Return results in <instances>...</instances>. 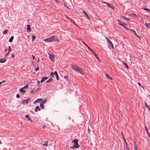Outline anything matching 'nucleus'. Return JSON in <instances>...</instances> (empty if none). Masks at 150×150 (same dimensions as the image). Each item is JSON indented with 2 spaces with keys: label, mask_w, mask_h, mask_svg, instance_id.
I'll list each match as a JSON object with an SVG mask.
<instances>
[{
  "label": "nucleus",
  "mask_w": 150,
  "mask_h": 150,
  "mask_svg": "<svg viewBox=\"0 0 150 150\" xmlns=\"http://www.w3.org/2000/svg\"><path fill=\"white\" fill-rule=\"evenodd\" d=\"M71 68L77 73L81 74L82 72V69L79 67L76 66L72 65Z\"/></svg>",
  "instance_id": "obj_1"
},
{
  "label": "nucleus",
  "mask_w": 150,
  "mask_h": 150,
  "mask_svg": "<svg viewBox=\"0 0 150 150\" xmlns=\"http://www.w3.org/2000/svg\"><path fill=\"white\" fill-rule=\"evenodd\" d=\"M117 21L119 23H118L119 25L122 26L125 29H126L127 30H128L129 29V28L125 26V25H126V23H123L122 22L120 21V20L118 19H117Z\"/></svg>",
  "instance_id": "obj_2"
},
{
  "label": "nucleus",
  "mask_w": 150,
  "mask_h": 150,
  "mask_svg": "<svg viewBox=\"0 0 150 150\" xmlns=\"http://www.w3.org/2000/svg\"><path fill=\"white\" fill-rule=\"evenodd\" d=\"M78 140L76 139H74L72 141V142L74 143V144L76 148H78L80 147V145L78 144Z\"/></svg>",
  "instance_id": "obj_3"
},
{
  "label": "nucleus",
  "mask_w": 150,
  "mask_h": 150,
  "mask_svg": "<svg viewBox=\"0 0 150 150\" xmlns=\"http://www.w3.org/2000/svg\"><path fill=\"white\" fill-rule=\"evenodd\" d=\"M106 38L107 40V43L108 45H109V46L111 47L112 48H113L114 46L112 42L107 38Z\"/></svg>",
  "instance_id": "obj_4"
},
{
  "label": "nucleus",
  "mask_w": 150,
  "mask_h": 150,
  "mask_svg": "<svg viewBox=\"0 0 150 150\" xmlns=\"http://www.w3.org/2000/svg\"><path fill=\"white\" fill-rule=\"evenodd\" d=\"M30 98H28L27 99L23 100L21 102V103L23 104H27L30 100Z\"/></svg>",
  "instance_id": "obj_5"
},
{
  "label": "nucleus",
  "mask_w": 150,
  "mask_h": 150,
  "mask_svg": "<svg viewBox=\"0 0 150 150\" xmlns=\"http://www.w3.org/2000/svg\"><path fill=\"white\" fill-rule=\"evenodd\" d=\"M49 58L52 61H54V60L55 57L54 55H51L49 53Z\"/></svg>",
  "instance_id": "obj_6"
},
{
  "label": "nucleus",
  "mask_w": 150,
  "mask_h": 150,
  "mask_svg": "<svg viewBox=\"0 0 150 150\" xmlns=\"http://www.w3.org/2000/svg\"><path fill=\"white\" fill-rule=\"evenodd\" d=\"M82 42L90 50L93 54H94V51L90 48L83 41H82Z\"/></svg>",
  "instance_id": "obj_7"
},
{
  "label": "nucleus",
  "mask_w": 150,
  "mask_h": 150,
  "mask_svg": "<svg viewBox=\"0 0 150 150\" xmlns=\"http://www.w3.org/2000/svg\"><path fill=\"white\" fill-rule=\"evenodd\" d=\"M42 100V99H41V98L38 99L36 100H35L33 102V103L35 104L37 102L40 103V102H41Z\"/></svg>",
  "instance_id": "obj_8"
},
{
  "label": "nucleus",
  "mask_w": 150,
  "mask_h": 150,
  "mask_svg": "<svg viewBox=\"0 0 150 150\" xmlns=\"http://www.w3.org/2000/svg\"><path fill=\"white\" fill-rule=\"evenodd\" d=\"M130 30H131V31L134 33L135 35L137 36L138 37H139V36L138 35L135 31L134 30L132 29H130Z\"/></svg>",
  "instance_id": "obj_9"
},
{
  "label": "nucleus",
  "mask_w": 150,
  "mask_h": 150,
  "mask_svg": "<svg viewBox=\"0 0 150 150\" xmlns=\"http://www.w3.org/2000/svg\"><path fill=\"white\" fill-rule=\"evenodd\" d=\"M27 30L28 32H30L31 31V28H30V25H27Z\"/></svg>",
  "instance_id": "obj_10"
},
{
  "label": "nucleus",
  "mask_w": 150,
  "mask_h": 150,
  "mask_svg": "<svg viewBox=\"0 0 150 150\" xmlns=\"http://www.w3.org/2000/svg\"><path fill=\"white\" fill-rule=\"evenodd\" d=\"M48 77H43L42 78V79L40 81V82L41 83H42L43 81H45V80L48 79Z\"/></svg>",
  "instance_id": "obj_11"
},
{
  "label": "nucleus",
  "mask_w": 150,
  "mask_h": 150,
  "mask_svg": "<svg viewBox=\"0 0 150 150\" xmlns=\"http://www.w3.org/2000/svg\"><path fill=\"white\" fill-rule=\"evenodd\" d=\"M145 129L146 130L147 133L148 134V136L149 137H150V133L149 132L148 129L147 128V127L146 126H145Z\"/></svg>",
  "instance_id": "obj_12"
},
{
  "label": "nucleus",
  "mask_w": 150,
  "mask_h": 150,
  "mask_svg": "<svg viewBox=\"0 0 150 150\" xmlns=\"http://www.w3.org/2000/svg\"><path fill=\"white\" fill-rule=\"evenodd\" d=\"M107 6H108V7L111 8L112 9H114V7L112 5H111L108 3L107 4Z\"/></svg>",
  "instance_id": "obj_13"
},
{
  "label": "nucleus",
  "mask_w": 150,
  "mask_h": 150,
  "mask_svg": "<svg viewBox=\"0 0 150 150\" xmlns=\"http://www.w3.org/2000/svg\"><path fill=\"white\" fill-rule=\"evenodd\" d=\"M23 89L21 88L19 89V91L21 92L23 94H24L26 92V91L24 90H23Z\"/></svg>",
  "instance_id": "obj_14"
},
{
  "label": "nucleus",
  "mask_w": 150,
  "mask_h": 150,
  "mask_svg": "<svg viewBox=\"0 0 150 150\" xmlns=\"http://www.w3.org/2000/svg\"><path fill=\"white\" fill-rule=\"evenodd\" d=\"M83 13L85 15V16L88 19L89 18L86 11H85L84 10H83Z\"/></svg>",
  "instance_id": "obj_15"
},
{
  "label": "nucleus",
  "mask_w": 150,
  "mask_h": 150,
  "mask_svg": "<svg viewBox=\"0 0 150 150\" xmlns=\"http://www.w3.org/2000/svg\"><path fill=\"white\" fill-rule=\"evenodd\" d=\"M6 61V59L1 58L0 59V63H4Z\"/></svg>",
  "instance_id": "obj_16"
},
{
  "label": "nucleus",
  "mask_w": 150,
  "mask_h": 150,
  "mask_svg": "<svg viewBox=\"0 0 150 150\" xmlns=\"http://www.w3.org/2000/svg\"><path fill=\"white\" fill-rule=\"evenodd\" d=\"M134 148L135 150H137V143L135 142H134Z\"/></svg>",
  "instance_id": "obj_17"
},
{
  "label": "nucleus",
  "mask_w": 150,
  "mask_h": 150,
  "mask_svg": "<svg viewBox=\"0 0 150 150\" xmlns=\"http://www.w3.org/2000/svg\"><path fill=\"white\" fill-rule=\"evenodd\" d=\"M14 38L13 36H11L9 40V42H11L13 41V40Z\"/></svg>",
  "instance_id": "obj_18"
},
{
  "label": "nucleus",
  "mask_w": 150,
  "mask_h": 150,
  "mask_svg": "<svg viewBox=\"0 0 150 150\" xmlns=\"http://www.w3.org/2000/svg\"><path fill=\"white\" fill-rule=\"evenodd\" d=\"M54 38L55 37L54 36H52L50 38V39L51 42H52L54 41L55 40Z\"/></svg>",
  "instance_id": "obj_19"
},
{
  "label": "nucleus",
  "mask_w": 150,
  "mask_h": 150,
  "mask_svg": "<svg viewBox=\"0 0 150 150\" xmlns=\"http://www.w3.org/2000/svg\"><path fill=\"white\" fill-rule=\"evenodd\" d=\"M54 74L56 76L57 80H58L59 79V77L58 76L57 73V71H56L55 72Z\"/></svg>",
  "instance_id": "obj_20"
},
{
  "label": "nucleus",
  "mask_w": 150,
  "mask_h": 150,
  "mask_svg": "<svg viewBox=\"0 0 150 150\" xmlns=\"http://www.w3.org/2000/svg\"><path fill=\"white\" fill-rule=\"evenodd\" d=\"M44 40L45 41L47 42H51V41H50V38H48L46 39H45Z\"/></svg>",
  "instance_id": "obj_21"
},
{
  "label": "nucleus",
  "mask_w": 150,
  "mask_h": 150,
  "mask_svg": "<svg viewBox=\"0 0 150 150\" xmlns=\"http://www.w3.org/2000/svg\"><path fill=\"white\" fill-rule=\"evenodd\" d=\"M145 25L147 28H150V24L146 23L145 24Z\"/></svg>",
  "instance_id": "obj_22"
},
{
  "label": "nucleus",
  "mask_w": 150,
  "mask_h": 150,
  "mask_svg": "<svg viewBox=\"0 0 150 150\" xmlns=\"http://www.w3.org/2000/svg\"><path fill=\"white\" fill-rule=\"evenodd\" d=\"M40 108L42 109H44L45 107H44V104L40 103Z\"/></svg>",
  "instance_id": "obj_23"
},
{
  "label": "nucleus",
  "mask_w": 150,
  "mask_h": 150,
  "mask_svg": "<svg viewBox=\"0 0 150 150\" xmlns=\"http://www.w3.org/2000/svg\"><path fill=\"white\" fill-rule=\"evenodd\" d=\"M123 17L124 19L125 20H127V21H129L130 20V18H129L125 16H124Z\"/></svg>",
  "instance_id": "obj_24"
},
{
  "label": "nucleus",
  "mask_w": 150,
  "mask_h": 150,
  "mask_svg": "<svg viewBox=\"0 0 150 150\" xmlns=\"http://www.w3.org/2000/svg\"><path fill=\"white\" fill-rule=\"evenodd\" d=\"M123 63H124V64L125 65V66L126 67V68L127 69H129V67L128 66V65L125 62H123Z\"/></svg>",
  "instance_id": "obj_25"
},
{
  "label": "nucleus",
  "mask_w": 150,
  "mask_h": 150,
  "mask_svg": "<svg viewBox=\"0 0 150 150\" xmlns=\"http://www.w3.org/2000/svg\"><path fill=\"white\" fill-rule=\"evenodd\" d=\"M144 103L146 106L147 107L149 110L150 111V105H148L145 102H144Z\"/></svg>",
  "instance_id": "obj_26"
},
{
  "label": "nucleus",
  "mask_w": 150,
  "mask_h": 150,
  "mask_svg": "<svg viewBox=\"0 0 150 150\" xmlns=\"http://www.w3.org/2000/svg\"><path fill=\"white\" fill-rule=\"evenodd\" d=\"M142 9L144 10L147 11L148 12H150V9L146 8L143 7L142 8Z\"/></svg>",
  "instance_id": "obj_27"
},
{
  "label": "nucleus",
  "mask_w": 150,
  "mask_h": 150,
  "mask_svg": "<svg viewBox=\"0 0 150 150\" xmlns=\"http://www.w3.org/2000/svg\"><path fill=\"white\" fill-rule=\"evenodd\" d=\"M47 101V99H45L44 100H42L41 103H41L43 104H44Z\"/></svg>",
  "instance_id": "obj_28"
},
{
  "label": "nucleus",
  "mask_w": 150,
  "mask_h": 150,
  "mask_svg": "<svg viewBox=\"0 0 150 150\" xmlns=\"http://www.w3.org/2000/svg\"><path fill=\"white\" fill-rule=\"evenodd\" d=\"M94 54H93L95 56V57H96V58L98 59V60H100V59L97 56V55L95 53V52L94 51Z\"/></svg>",
  "instance_id": "obj_29"
},
{
  "label": "nucleus",
  "mask_w": 150,
  "mask_h": 150,
  "mask_svg": "<svg viewBox=\"0 0 150 150\" xmlns=\"http://www.w3.org/2000/svg\"><path fill=\"white\" fill-rule=\"evenodd\" d=\"M105 75H106V76L109 79H111V80H112V79L111 77H110L108 74H107V73H105Z\"/></svg>",
  "instance_id": "obj_30"
},
{
  "label": "nucleus",
  "mask_w": 150,
  "mask_h": 150,
  "mask_svg": "<svg viewBox=\"0 0 150 150\" xmlns=\"http://www.w3.org/2000/svg\"><path fill=\"white\" fill-rule=\"evenodd\" d=\"M52 80V77H50V78H49L47 81V83H49Z\"/></svg>",
  "instance_id": "obj_31"
},
{
  "label": "nucleus",
  "mask_w": 150,
  "mask_h": 150,
  "mask_svg": "<svg viewBox=\"0 0 150 150\" xmlns=\"http://www.w3.org/2000/svg\"><path fill=\"white\" fill-rule=\"evenodd\" d=\"M8 32V30L7 29H6L4 30L3 32V34H6Z\"/></svg>",
  "instance_id": "obj_32"
},
{
  "label": "nucleus",
  "mask_w": 150,
  "mask_h": 150,
  "mask_svg": "<svg viewBox=\"0 0 150 150\" xmlns=\"http://www.w3.org/2000/svg\"><path fill=\"white\" fill-rule=\"evenodd\" d=\"M35 37H36V36H33V35H32V41H33L34 40H35Z\"/></svg>",
  "instance_id": "obj_33"
},
{
  "label": "nucleus",
  "mask_w": 150,
  "mask_h": 150,
  "mask_svg": "<svg viewBox=\"0 0 150 150\" xmlns=\"http://www.w3.org/2000/svg\"><path fill=\"white\" fill-rule=\"evenodd\" d=\"M8 53H10V52L11 50V47L10 46H9L8 47Z\"/></svg>",
  "instance_id": "obj_34"
},
{
  "label": "nucleus",
  "mask_w": 150,
  "mask_h": 150,
  "mask_svg": "<svg viewBox=\"0 0 150 150\" xmlns=\"http://www.w3.org/2000/svg\"><path fill=\"white\" fill-rule=\"evenodd\" d=\"M54 74V73L53 72H51L50 73V76L51 77H53Z\"/></svg>",
  "instance_id": "obj_35"
},
{
  "label": "nucleus",
  "mask_w": 150,
  "mask_h": 150,
  "mask_svg": "<svg viewBox=\"0 0 150 150\" xmlns=\"http://www.w3.org/2000/svg\"><path fill=\"white\" fill-rule=\"evenodd\" d=\"M25 117L28 119V120H30V118L28 115H27L25 116Z\"/></svg>",
  "instance_id": "obj_36"
},
{
  "label": "nucleus",
  "mask_w": 150,
  "mask_h": 150,
  "mask_svg": "<svg viewBox=\"0 0 150 150\" xmlns=\"http://www.w3.org/2000/svg\"><path fill=\"white\" fill-rule=\"evenodd\" d=\"M28 88V84H27L26 85H25V86L23 87H22L21 88H23V89H25V88Z\"/></svg>",
  "instance_id": "obj_37"
},
{
  "label": "nucleus",
  "mask_w": 150,
  "mask_h": 150,
  "mask_svg": "<svg viewBox=\"0 0 150 150\" xmlns=\"http://www.w3.org/2000/svg\"><path fill=\"white\" fill-rule=\"evenodd\" d=\"M35 108L37 110H39L40 111L41 110V109L40 108V107L39 106H37Z\"/></svg>",
  "instance_id": "obj_38"
},
{
  "label": "nucleus",
  "mask_w": 150,
  "mask_h": 150,
  "mask_svg": "<svg viewBox=\"0 0 150 150\" xmlns=\"http://www.w3.org/2000/svg\"><path fill=\"white\" fill-rule=\"evenodd\" d=\"M39 67L38 66H37V68L35 69V70L36 71H38L39 70Z\"/></svg>",
  "instance_id": "obj_39"
},
{
  "label": "nucleus",
  "mask_w": 150,
  "mask_h": 150,
  "mask_svg": "<svg viewBox=\"0 0 150 150\" xmlns=\"http://www.w3.org/2000/svg\"><path fill=\"white\" fill-rule=\"evenodd\" d=\"M131 16H137L136 15V14L134 13H132L131 14Z\"/></svg>",
  "instance_id": "obj_40"
},
{
  "label": "nucleus",
  "mask_w": 150,
  "mask_h": 150,
  "mask_svg": "<svg viewBox=\"0 0 150 150\" xmlns=\"http://www.w3.org/2000/svg\"><path fill=\"white\" fill-rule=\"evenodd\" d=\"M70 148H72V149H74V148H76V147L75 146H74V145H73L72 146H70Z\"/></svg>",
  "instance_id": "obj_41"
},
{
  "label": "nucleus",
  "mask_w": 150,
  "mask_h": 150,
  "mask_svg": "<svg viewBox=\"0 0 150 150\" xmlns=\"http://www.w3.org/2000/svg\"><path fill=\"white\" fill-rule=\"evenodd\" d=\"M48 142V141H46V142H45V144H43V145L44 146H47L48 144H47V143Z\"/></svg>",
  "instance_id": "obj_42"
},
{
  "label": "nucleus",
  "mask_w": 150,
  "mask_h": 150,
  "mask_svg": "<svg viewBox=\"0 0 150 150\" xmlns=\"http://www.w3.org/2000/svg\"><path fill=\"white\" fill-rule=\"evenodd\" d=\"M20 95L19 94H17L16 95V98H20Z\"/></svg>",
  "instance_id": "obj_43"
},
{
  "label": "nucleus",
  "mask_w": 150,
  "mask_h": 150,
  "mask_svg": "<svg viewBox=\"0 0 150 150\" xmlns=\"http://www.w3.org/2000/svg\"><path fill=\"white\" fill-rule=\"evenodd\" d=\"M5 82L6 81L5 80H3L2 81H0V85L2 83H3Z\"/></svg>",
  "instance_id": "obj_44"
},
{
  "label": "nucleus",
  "mask_w": 150,
  "mask_h": 150,
  "mask_svg": "<svg viewBox=\"0 0 150 150\" xmlns=\"http://www.w3.org/2000/svg\"><path fill=\"white\" fill-rule=\"evenodd\" d=\"M126 148L127 150H130L129 148V146H128V145H126Z\"/></svg>",
  "instance_id": "obj_45"
},
{
  "label": "nucleus",
  "mask_w": 150,
  "mask_h": 150,
  "mask_svg": "<svg viewBox=\"0 0 150 150\" xmlns=\"http://www.w3.org/2000/svg\"><path fill=\"white\" fill-rule=\"evenodd\" d=\"M124 139L125 143V144H126V145H127V143L126 140L125 139V138H124Z\"/></svg>",
  "instance_id": "obj_46"
},
{
  "label": "nucleus",
  "mask_w": 150,
  "mask_h": 150,
  "mask_svg": "<svg viewBox=\"0 0 150 150\" xmlns=\"http://www.w3.org/2000/svg\"><path fill=\"white\" fill-rule=\"evenodd\" d=\"M40 81H37V84H38V85L37 86H38L39 85H40Z\"/></svg>",
  "instance_id": "obj_47"
},
{
  "label": "nucleus",
  "mask_w": 150,
  "mask_h": 150,
  "mask_svg": "<svg viewBox=\"0 0 150 150\" xmlns=\"http://www.w3.org/2000/svg\"><path fill=\"white\" fill-rule=\"evenodd\" d=\"M11 57L12 58H14L15 57V55L13 54H12Z\"/></svg>",
  "instance_id": "obj_48"
},
{
  "label": "nucleus",
  "mask_w": 150,
  "mask_h": 150,
  "mask_svg": "<svg viewBox=\"0 0 150 150\" xmlns=\"http://www.w3.org/2000/svg\"><path fill=\"white\" fill-rule=\"evenodd\" d=\"M9 53H8H8H7V54H5V57H6L8 55V54H9Z\"/></svg>",
  "instance_id": "obj_49"
},
{
  "label": "nucleus",
  "mask_w": 150,
  "mask_h": 150,
  "mask_svg": "<svg viewBox=\"0 0 150 150\" xmlns=\"http://www.w3.org/2000/svg\"><path fill=\"white\" fill-rule=\"evenodd\" d=\"M32 57L33 59L34 60L35 59V56L33 55H32Z\"/></svg>",
  "instance_id": "obj_50"
},
{
  "label": "nucleus",
  "mask_w": 150,
  "mask_h": 150,
  "mask_svg": "<svg viewBox=\"0 0 150 150\" xmlns=\"http://www.w3.org/2000/svg\"><path fill=\"white\" fill-rule=\"evenodd\" d=\"M46 127V126L45 125H43L42 126V128L43 129H44L45 128V127Z\"/></svg>",
  "instance_id": "obj_51"
},
{
  "label": "nucleus",
  "mask_w": 150,
  "mask_h": 150,
  "mask_svg": "<svg viewBox=\"0 0 150 150\" xmlns=\"http://www.w3.org/2000/svg\"><path fill=\"white\" fill-rule=\"evenodd\" d=\"M64 6H65V7H66L67 8L68 7V6L66 5L65 4H64Z\"/></svg>",
  "instance_id": "obj_52"
},
{
  "label": "nucleus",
  "mask_w": 150,
  "mask_h": 150,
  "mask_svg": "<svg viewBox=\"0 0 150 150\" xmlns=\"http://www.w3.org/2000/svg\"><path fill=\"white\" fill-rule=\"evenodd\" d=\"M35 111L36 112H38V110H37V109L36 108H35Z\"/></svg>",
  "instance_id": "obj_53"
},
{
  "label": "nucleus",
  "mask_w": 150,
  "mask_h": 150,
  "mask_svg": "<svg viewBox=\"0 0 150 150\" xmlns=\"http://www.w3.org/2000/svg\"><path fill=\"white\" fill-rule=\"evenodd\" d=\"M39 88H37L36 89V90L34 91L35 92L37 91L39 89Z\"/></svg>",
  "instance_id": "obj_54"
},
{
  "label": "nucleus",
  "mask_w": 150,
  "mask_h": 150,
  "mask_svg": "<svg viewBox=\"0 0 150 150\" xmlns=\"http://www.w3.org/2000/svg\"><path fill=\"white\" fill-rule=\"evenodd\" d=\"M102 3H104V4H106L108 3H107L106 2H104V1L102 2Z\"/></svg>",
  "instance_id": "obj_55"
},
{
  "label": "nucleus",
  "mask_w": 150,
  "mask_h": 150,
  "mask_svg": "<svg viewBox=\"0 0 150 150\" xmlns=\"http://www.w3.org/2000/svg\"><path fill=\"white\" fill-rule=\"evenodd\" d=\"M64 78L66 79H68L67 76H64Z\"/></svg>",
  "instance_id": "obj_56"
},
{
  "label": "nucleus",
  "mask_w": 150,
  "mask_h": 150,
  "mask_svg": "<svg viewBox=\"0 0 150 150\" xmlns=\"http://www.w3.org/2000/svg\"><path fill=\"white\" fill-rule=\"evenodd\" d=\"M33 90L32 91H31V92H30V93L32 94H33Z\"/></svg>",
  "instance_id": "obj_57"
},
{
  "label": "nucleus",
  "mask_w": 150,
  "mask_h": 150,
  "mask_svg": "<svg viewBox=\"0 0 150 150\" xmlns=\"http://www.w3.org/2000/svg\"><path fill=\"white\" fill-rule=\"evenodd\" d=\"M7 48H6V49H5V50H4V51H7Z\"/></svg>",
  "instance_id": "obj_58"
},
{
  "label": "nucleus",
  "mask_w": 150,
  "mask_h": 150,
  "mask_svg": "<svg viewBox=\"0 0 150 150\" xmlns=\"http://www.w3.org/2000/svg\"><path fill=\"white\" fill-rule=\"evenodd\" d=\"M29 121H30L31 122H32L33 121L30 118V120H28Z\"/></svg>",
  "instance_id": "obj_59"
},
{
  "label": "nucleus",
  "mask_w": 150,
  "mask_h": 150,
  "mask_svg": "<svg viewBox=\"0 0 150 150\" xmlns=\"http://www.w3.org/2000/svg\"><path fill=\"white\" fill-rule=\"evenodd\" d=\"M29 121H30L31 122H32L33 121L30 118V120H28Z\"/></svg>",
  "instance_id": "obj_60"
},
{
  "label": "nucleus",
  "mask_w": 150,
  "mask_h": 150,
  "mask_svg": "<svg viewBox=\"0 0 150 150\" xmlns=\"http://www.w3.org/2000/svg\"><path fill=\"white\" fill-rule=\"evenodd\" d=\"M2 144V142H1L0 141V144Z\"/></svg>",
  "instance_id": "obj_61"
},
{
  "label": "nucleus",
  "mask_w": 150,
  "mask_h": 150,
  "mask_svg": "<svg viewBox=\"0 0 150 150\" xmlns=\"http://www.w3.org/2000/svg\"><path fill=\"white\" fill-rule=\"evenodd\" d=\"M57 3H58V1L57 0H55Z\"/></svg>",
  "instance_id": "obj_62"
},
{
  "label": "nucleus",
  "mask_w": 150,
  "mask_h": 150,
  "mask_svg": "<svg viewBox=\"0 0 150 150\" xmlns=\"http://www.w3.org/2000/svg\"><path fill=\"white\" fill-rule=\"evenodd\" d=\"M138 83L139 84V85L140 86H141V85H140V83H139V82H138Z\"/></svg>",
  "instance_id": "obj_63"
},
{
  "label": "nucleus",
  "mask_w": 150,
  "mask_h": 150,
  "mask_svg": "<svg viewBox=\"0 0 150 150\" xmlns=\"http://www.w3.org/2000/svg\"><path fill=\"white\" fill-rule=\"evenodd\" d=\"M38 61L37 62H39V59L38 58Z\"/></svg>",
  "instance_id": "obj_64"
}]
</instances>
